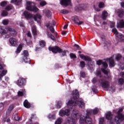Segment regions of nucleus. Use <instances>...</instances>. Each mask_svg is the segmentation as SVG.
I'll use <instances>...</instances> for the list:
<instances>
[{"instance_id":"f257e3e1","label":"nucleus","mask_w":124,"mask_h":124,"mask_svg":"<svg viewBox=\"0 0 124 124\" xmlns=\"http://www.w3.org/2000/svg\"><path fill=\"white\" fill-rule=\"evenodd\" d=\"M73 98L68 102L67 106L69 110L72 109L73 106L78 105L79 108H85V103L82 99H79V92L77 90L73 91Z\"/></svg>"},{"instance_id":"f03ea898","label":"nucleus","mask_w":124,"mask_h":124,"mask_svg":"<svg viewBox=\"0 0 124 124\" xmlns=\"http://www.w3.org/2000/svg\"><path fill=\"white\" fill-rule=\"evenodd\" d=\"M73 117H72V119L73 120H77V119H79L80 118L79 122L80 124H93V123L92 122V118L90 117V116H86L85 117V116L83 115H80V114L78 113V110H73Z\"/></svg>"},{"instance_id":"7ed1b4c3","label":"nucleus","mask_w":124,"mask_h":124,"mask_svg":"<svg viewBox=\"0 0 124 124\" xmlns=\"http://www.w3.org/2000/svg\"><path fill=\"white\" fill-rule=\"evenodd\" d=\"M26 9L29 11H32L35 13L37 12L39 10L37 7H35V3L30 1L27 2Z\"/></svg>"},{"instance_id":"20e7f679","label":"nucleus","mask_w":124,"mask_h":124,"mask_svg":"<svg viewBox=\"0 0 124 124\" xmlns=\"http://www.w3.org/2000/svg\"><path fill=\"white\" fill-rule=\"evenodd\" d=\"M26 79L23 78H20L18 80L16 81V84L18 85L19 87L22 88V87H24L25 85H26Z\"/></svg>"},{"instance_id":"39448f33","label":"nucleus","mask_w":124,"mask_h":124,"mask_svg":"<svg viewBox=\"0 0 124 124\" xmlns=\"http://www.w3.org/2000/svg\"><path fill=\"white\" fill-rule=\"evenodd\" d=\"M48 49L49 51H52L53 53L57 54V53H61L62 49L58 46H55L54 47H49Z\"/></svg>"},{"instance_id":"423d86ee","label":"nucleus","mask_w":124,"mask_h":124,"mask_svg":"<svg viewBox=\"0 0 124 124\" xmlns=\"http://www.w3.org/2000/svg\"><path fill=\"white\" fill-rule=\"evenodd\" d=\"M22 62H28V57H29V52L27 50L23 51L22 53Z\"/></svg>"},{"instance_id":"0eeeda50","label":"nucleus","mask_w":124,"mask_h":124,"mask_svg":"<svg viewBox=\"0 0 124 124\" xmlns=\"http://www.w3.org/2000/svg\"><path fill=\"white\" fill-rule=\"evenodd\" d=\"M70 114V112H69V109H66V110H61L59 112L60 116H61L62 117H63V116H69Z\"/></svg>"},{"instance_id":"6e6552de","label":"nucleus","mask_w":124,"mask_h":124,"mask_svg":"<svg viewBox=\"0 0 124 124\" xmlns=\"http://www.w3.org/2000/svg\"><path fill=\"white\" fill-rule=\"evenodd\" d=\"M71 3V0H60V4L63 6H68Z\"/></svg>"},{"instance_id":"1a4fd4ad","label":"nucleus","mask_w":124,"mask_h":124,"mask_svg":"<svg viewBox=\"0 0 124 124\" xmlns=\"http://www.w3.org/2000/svg\"><path fill=\"white\" fill-rule=\"evenodd\" d=\"M72 19L73 20L74 23H75V24H77V25H80L84 24V22L80 21L79 18H78V16H73L72 17Z\"/></svg>"},{"instance_id":"9d476101","label":"nucleus","mask_w":124,"mask_h":124,"mask_svg":"<svg viewBox=\"0 0 124 124\" xmlns=\"http://www.w3.org/2000/svg\"><path fill=\"white\" fill-rule=\"evenodd\" d=\"M24 16L25 17L26 19L27 20H29V19H31L33 17L32 16V14L30 13L29 12L25 11L23 13Z\"/></svg>"},{"instance_id":"9b49d317","label":"nucleus","mask_w":124,"mask_h":124,"mask_svg":"<svg viewBox=\"0 0 124 124\" xmlns=\"http://www.w3.org/2000/svg\"><path fill=\"white\" fill-rule=\"evenodd\" d=\"M101 70L102 72H103L106 75V78L108 80H111V76L110 75H108V72H109V70L106 69L102 68Z\"/></svg>"},{"instance_id":"f8f14e48","label":"nucleus","mask_w":124,"mask_h":124,"mask_svg":"<svg viewBox=\"0 0 124 124\" xmlns=\"http://www.w3.org/2000/svg\"><path fill=\"white\" fill-rule=\"evenodd\" d=\"M97 64L98 65H100L101 64H103V67L104 68V69H106L107 67H108V64L106 62H102V61L99 60L96 62Z\"/></svg>"},{"instance_id":"ddd939ff","label":"nucleus","mask_w":124,"mask_h":124,"mask_svg":"<svg viewBox=\"0 0 124 124\" xmlns=\"http://www.w3.org/2000/svg\"><path fill=\"white\" fill-rule=\"evenodd\" d=\"M116 12L118 15V17L120 18H123L124 16V10L122 9H120L116 10Z\"/></svg>"},{"instance_id":"4468645a","label":"nucleus","mask_w":124,"mask_h":124,"mask_svg":"<svg viewBox=\"0 0 124 124\" xmlns=\"http://www.w3.org/2000/svg\"><path fill=\"white\" fill-rule=\"evenodd\" d=\"M10 43L12 45V46H16V45L18 44V40L14 38H10Z\"/></svg>"},{"instance_id":"2eb2a0df","label":"nucleus","mask_w":124,"mask_h":124,"mask_svg":"<svg viewBox=\"0 0 124 124\" xmlns=\"http://www.w3.org/2000/svg\"><path fill=\"white\" fill-rule=\"evenodd\" d=\"M102 85V87L104 88V89H108L110 87V82L108 81H105L101 82Z\"/></svg>"},{"instance_id":"dca6fc26","label":"nucleus","mask_w":124,"mask_h":124,"mask_svg":"<svg viewBox=\"0 0 124 124\" xmlns=\"http://www.w3.org/2000/svg\"><path fill=\"white\" fill-rule=\"evenodd\" d=\"M79 56L82 60H84V61H86V62H91V58H90L88 56H85L83 54H79Z\"/></svg>"},{"instance_id":"f3484780","label":"nucleus","mask_w":124,"mask_h":124,"mask_svg":"<svg viewBox=\"0 0 124 124\" xmlns=\"http://www.w3.org/2000/svg\"><path fill=\"white\" fill-rule=\"evenodd\" d=\"M101 17L103 20H106V18L108 17V13L106 10L102 12Z\"/></svg>"},{"instance_id":"a211bd4d","label":"nucleus","mask_w":124,"mask_h":124,"mask_svg":"<svg viewBox=\"0 0 124 124\" xmlns=\"http://www.w3.org/2000/svg\"><path fill=\"white\" fill-rule=\"evenodd\" d=\"M8 31L10 32V33L11 34L12 36H15V35L17 34V32L14 29L8 28Z\"/></svg>"},{"instance_id":"6ab92c4d","label":"nucleus","mask_w":124,"mask_h":124,"mask_svg":"<svg viewBox=\"0 0 124 124\" xmlns=\"http://www.w3.org/2000/svg\"><path fill=\"white\" fill-rule=\"evenodd\" d=\"M117 28H124V19L119 21V23L117 24Z\"/></svg>"},{"instance_id":"aec40b11","label":"nucleus","mask_w":124,"mask_h":124,"mask_svg":"<svg viewBox=\"0 0 124 124\" xmlns=\"http://www.w3.org/2000/svg\"><path fill=\"white\" fill-rule=\"evenodd\" d=\"M108 61H109V66L110 67H114V66H115V65L116 64L115 63V62H114V59H113L112 58H110L108 59Z\"/></svg>"},{"instance_id":"412c9836","label":"nucleus","mask_w":124,"mask_h":124,"mask_svg":"<svg viewBox=\"0 0 124 124\" xmlns=\"http://www.w3.org/2000/svg\"><path fill=\"white\" fill-rule=\"evenodd\" d=\"M113 118V114H112V113L111 112H108L106 114V119L107 120H112Z\"/></svg>"},{"instance_id":"4be33fe9","label":"nucleus","mask_w":124,"mask_h":124,"mask_svg":"<svg viewBox=\"0 0 124 124\" xmlns=\"http://www.w3.org/2000/svg\"><path fill=\"white\" fill-rule=\"evenodd\" d=\"M23 105L25 108H31V103L29 102L28 100H25L23 103Z\"/></svg>"},{"instance_id":"5701e85b","label":"nucleus","mask_w":124,"mask_h":124,"mask_svg":"<svg viewBox=\"0 0 124 124\" xmlns=\"http://www.w3.org/2000/svg\"><path fill=\"white\" fill-rule=\"evenodd\" d=\"M33 18L35 21L38 22V21H37V18L39 19V20H41L42 16L39 14H37L36 15L33 16Z\"/></svg>"},{"instance_id":"b1692460","label":"nucleus","mask_w":124,"mask_h":124,"mask_svg":"<svg viewBox=\"0 0 124 124\" xmlns=\"http://www.w3.org/2000/svg\"><path fill=\"white\" fill-rule=\"evenodd\" d=\"M31 31L33 35H37V30H36V27L35 26H33L32 27Z\"/></svg>"},{"instance_id":"393cba45","label":"nucleus","mask_w":124,"mask_h":124,"mask_svg":"<svg viewBox=\"0 0 124 124\" xmlns=\"http://www.w3.org/2000/svg\"><path fill=\"white\" fill-rule=\"evenodd\" d=\"M56 25V22L54 21H52L51 22H49L46 24L47 28H51V27H54Z\"/></svg>"},{"instance_id":"a878e982","label":"nucleus","mask_w":124,"mask_h":124,"mask_svg":"<svg viewBox=\"0 0 124 124\" xmlns=\"http://www.w3.org/2000/svg\"><path fill=\"white\" fill-rule=\"evenodd\" d=\"M117 37L120 42H124V35L123 34H119Z\"/></svg>"},{"instance_id":"bb28decb","label":"nucleus","mask_w":124,"mask_h":124,"mask_svg":"<svg viewBox=\"0 0 124 124\" xmlns=\"http://www.w3.org/2000/svg\"><path fill=\"white\" fill-rule=\"evenodd\" d=\"M22 1V0H12L11 1V3H15L16 5H19L20 2Z\"/></svg>"},{"instance_id":"cd10ccee","label":"nucleus","mask_w":124,"mask_h":124,"mask_svg":"<svg viewBox=\"0 0 124 124\" xmlns=\"http://www.w3.org/2000/svg\"><path fill=\"white\" fill-rule=\"evenodd\" d=\"M0 33H1V34H5L6 33H7V29H3V28H0Z\"/></svg>"},{"instance_id":"c85d7f7f","label":"nucleus","mask_w":124,"mask_h":124,"mask_svg":"<svg viewBox=\"0 0 124 124\" xmlns=\"http://www.w3.org/2000/svg\"><path fill=\"white\" fill-rule=\"evenodd\" d=\"M118 83L119 85H123L124 84V78H120L118 79Z\"/></svg>"},{"instance_id":"c756f323","label":"nucleus","mask_w":124,"mask_h":124,"mask_svg":"<svg viewBox=\"0 0 124 124\" xmlns=\"http://www.w3.org/2000/svg\"><path fill=\"white\" fill-rule=\"evenodd\" d=\"M5 10H7V11H9L11 10V9H13V6L12 5H9L5 8Z\"/></svg>"},{"instance_id":"7c9ffc66","label":"nucleus","mask_w":124,"mask_h":124,"mask_svg":"<svg viewBox=\"0 0 124 124\" xmlns=\"http://www.w3.org/2000/svg\"><path fill=\"white\" fill-rule=\"evenodd\" d=\"M22 49H23V45H19L17 48V53H20L22 51Z\"/></svg>"},{"instance_id":"2f4dec72","label":"nucleus","mask_w":124,"mask_h":124,"mask_svg":"<svg viewBox=\"0 0 124 124\" xmlns=\"http://www.w3.org/2000/svg\"><path fill=\"white\" fill-rule=\"evenodd\" d=\"M46 15L49 18V17H51V16H52V13L49 10H47L46 12Z\"/></svg>"},{"instance_id":"473e14b6","label":"nucleus","mask_w":124,"mask_h":124,"mask_svg":"<svg viewBox=\"0 0 124 124\" xmlns=\"http://www.w3.org/2000/svg\"><path fill=\"white\" fill-rule=\"evenodd\" d=\"M40 46H41V47H44L45 45H46V42L44 41V40H42L40 41Z\"/></svg>"},{"instance_id":"72a5a7b5","label":"nucleus","mask_w":124,"mask_h":124,"mask_svg":"<svg viewBox=\"0 0 124 124\" xmlns=\"http://www.w3.org/2000/svg\"><path fill=\"white\" fill-rule=\"evenodd\" d=\"M62 119L59 118L56 121L55 124H62Z\"/></svg>"},{"instance_id":"f704fd0d","label":"nucleus","mask_w":124,"mask_h":124,"mask_svg":"<svg viewBox=\"0 0 124 124\" xmlns=\"http://www.w3.org/2000/svg\"><path fill=\"white\" fill-rule=\"evenodd\" d=\"M80 66L82 68H84L86 66V63L84 61H81L80 62Z\"/></svg>"},{"instance_id":"c9c22d12","label":"nucleus","mask_w":124,"mask_h":124,"mask_svg":"<svg viewBox=\"0 0 124 124\" xmlns=\"http://www.w3.org/2000/svg\"><path fill=\"white\" fill-rule=\"evenodd\" d=\"M80 77H82V78H85L86 77V73L84 71H81L80 73Z\"/></svg>"},{"instance_id":"e433bc0d","label":"nucleus","mask_w":124,"mask_h":124,"mask_svg":"<svg viewBox=\"0 0 124 124\" xmlns=\"http://www.w3.org/2000/svg\"><path fill=\"white\" fill-rule=\"evenodd\" d=\"M104 3L102 2H100L99 3L98 6L99 8H103L104 7Z\"/></svg>"},{"instance_id":"4c0bfd02","label":"nucleus","mask_w":124,"mask_h":124,"mask_svg":"<svg viewBox=\"0 0 124 124\" xmlns=\"http://www.w3.org/2000/svg\"><path fill=\"white\" fill-rule=\"evenodd\" d=\"M61 13H62L63 14H67L69 13L68 11H67L65 9L62 10L61 11Z\"/></svg>"},{"instance_id":"58836bf2","label":"nucleus","mask_w":124,"mask_h":124,"mask_svg":"<svg viewBox=\"0 0 124 124\" xmlns=\"http://www.w3.org/2000/svg\"><path fill=\"white\" fill-rule=\"evenodd\" d=\"M96 76H99L100 78H101V72L100 71H97L96 72Z\"/></svg>"},{"instance_id":"ea45409f","label":"nucleus","mask_w":124,"mask_h":124,"mask_svg":"<svg viewBox=\"0 0 124 124\" xmlns=\"http://www.w3.org/2000/svg\"><path fill=\"white\" fill-rule=\"evenodd\" d=\"M9 23V21H8V19H5L2 21V24L4 25H8V23Z\"/></svg>"},{"instance_id":"a19ab883","label":"nucleus","mask_w":124,"mask_h":124,"mask_svg":"<svg viewBox=\"0 0 124 124\" xmlns=\"http://www.w3.org/2000/svg\"><path fill=\"white\" fill-rule=\"evenodd\" d=\"M124 110V108H120L119 109L118 111H117L118 115H123V114L121 113L122 112H123V110Z\"/></svg>"},{"instance_id":"79ce46f5","label":"nucleus","mask_w":124,"mask_h":124,"mask_svg":"<svg viewBox=\"0 0 124 124\" xmlns=\"http://www.w3.org/2000/svg\"><path fill=\"white\" fill-rule=\"evenodd\" d=\"M6 73H7V70H4L2 72V73L0 75H1L2 77H3V76H4L5 74H6Z\"/></svg>"},{"instance_id":"37998d69","label":"nucleus","mask_w":124,"mask_h":124,"mask_svg":"<svg viewBox=\"0 0 124 124\" xmlns=\"http://www.w3.org/2000/svg\"><path fill=\"white\" fill-rule=\"evenodd\" d=\"M48 35L49 36L50 38L55 41L56 39H55V37L52 34H48Z\"/></svg>"},{"instance_id":"c03bdc74","label":"nucleus","mask_w":124,"mask_h":124,"mask_svg":"<svg viewBox=\"0 0 124 124\" xmlns=\"http://www.w3.org/2000/svg\"><path fill=\"white\" fill-rule=\"evenodd\" d=\"M120 59H122V55L121 54H118L116 57V61H120Z\"/></svg>"},{"instance_id":"a18cd8bd","label":"nucleus","mask_w":124,"mask_h":124,"mask_svg":"<svg viewBox=\"0 0 124 124\" xmlns=\"http://www.w3.org/2000/svg\"><path fill=\"white\" fill-rule=\"evenodd\" d=\"M70 57L72 59H76L77 58L76 55L74 54V53H70Z\"/></svg>"},{"instance_id":"49530a36","label":"nucleus","mask_w":124,"mask_h":124,"mask_svg":"<svg viewBox=\"0 0 124 124\" xmlns=\"http://www.w3.org/2000/svg\"><path fill=\"white\" fill-rule=\"evenodd\" d=\"M48 29H49L51 32H52V33H55V29H54L53 27H49Z\"/></svg>"},{"instance_id":"de8ad7c7","label":"nucleus","mask_w":124,"mask_h":124,"mask_svg":"<svg viewBox=\"0 0 124 124\" xmlns=\"http://www.w3.org/2000/svg\"><path fill=\"white\" fill-rule=\"evenodd\" d=\"M1 14L2 16H7L8 13L6 11H3Z\"/></svg>"},{"instance_id":"09e8293b","label":"nucleus","mask_w":124,"mask_h":124,"mask_svg":"<svg viewBox=\"0 0 124 124\" xmlns=\"http://www.w3.org/2000/svg\"><path fill=\"white\" fill-rule=\"evenodd\" d=\"M18 96H23L24 95V92L22 91H19L17 93Z\"/></svg>"},{"instance_id":"8fccbe9b","label":"nucleus","mask_w":124,"mask_h":124,"mask_svg":"<svg viewBox=\"0 0 124 124\" xmlns=\"http://www.w3.org/2000/svg\"><path fill=\"white\" fill-rule=\"evenodd\" d=\"M7 4V2L6 1H3L0 3L1 6H5Z\"/></svg>"},{"instance_id":"3c124183","label":"nucleus","mask_w":124,"mask_h":124,"mask_svg":"<svg viewBox=\"0 0 124 124\" xmlns=\"http://www.w3.org/2000/svg\"><path fill=\"white\" fill-rule=\"evenodd\" d=\"M104 124V118H102L100 119L99 124Z\"/></svg>"},{"instance_id":"603ef678","label":"nucleus","mask_w":124,"mask_h":124,"mask_svg":"<svg viewBox=\"0 0 124 124\" xmlns=\"http://www.w3.org/2000/svg\"><path fill=\"white\" fill-rule=\"evenodd\" d=\"M32 119H36V116H35V114H32L31 118L29 120L30 122H31V120Z\"/></svg>"},{"instance_id":"864d4df0","label":"nucleus","mask_w":124,"mask_h":124,"mask_svg":"<svg viewBox=\"0 0 124 124\" xmlns=\"http://www.w3.org/2000/svg\"><path fill=\"white\" fill-rule=\"evenodd\" d=\"M40 5H41V6H44L45 5H46V4H47V3L46 2V1H42L40 3Z\"/></svg>"},{"instance_id":"5fc2aeb1","label":"nucleus","mask_w":124,"mask_h":124,"mask_svg":"<svg viewBox=\"0 0 124 124\" xmlns=\"http://www.w3.org/2000/svg\"><path fill=\"white\" fill-rule=\"evenodd\" d=\"M112 31L114 32V34H118L119 32H118V31L117 30V29L114 28L112 29Z\"/></svg>"},{"instance_id":"6e6d98bb","label":"nucleus","mask_w":124,"mask_h":124,"mask_svg":"<svg viewBox=\"0 0 124 124\" xmlns=\"http://www.w3.org/2000/svg\"><path fill=\"white\" fill-rule=\"evenodd\" d=\"M13 108H14V106H13V105H11L9 106V108H8V111H12V110H13Z\"/></svg>"},{"instance_id":"4d7b16f0","label":"nucleus","mask_w":124,"mask_h":124,"mask_svg":"<svg viewBox=\"0 0 124 124\" xmlns=\"http://www.w3.org/2000/svg\"><path fill=\"white\" fill-rule=\"evenodd\" d=\"M98 113V109L95 108L93 110V113L94 115H96Z\"/></svg>"},{"instance_id":"13d9d810","label":"nucleus","mask_w":124,"mask_h":124,"mask_svg":"<svg viewBox=\"0 0 124 124\" xmlns=\"http://www.w3.org/2000/svg\"><path fill=\"white\" fill-rule=\"evenodd\" d=\"M60 53H62V56H65V55H66V51L65 50H62V49L61 51L60 52Z\"/></svg>"},{"instance_id":"bf43d9fd","label":"nucleus","mask_w":124,"mask_h":124,"mask_svg":"<svg viewBox=\"0 0 124 124\" xmlns=\"http://www.w3.org/2000/svg\"><path fill=\"white\" fill-rule=\"evenodd\" d=\"M96 82H97V78H94L92 80V83H93V84H95Z\"/></svg>"},{"instance_id":"052dcab7","label":"nucleus","mask_w":124,"mask_h":124,"mask_svg":"<svg viewBox=\"0 0 124 124\" xmlns=\"http://www.w3.org/2000/svg\"><path fill=\"white\" fill-rule=\"evenodd\" d=\"M14 119H15V121H19L20 120V119H19V116H18V115H17V114H16L15 116Z\"/></svg>"},{"instance_id":"680f3d73","label":"nucleus","mask_w":124,"mask_h":124,"mask_svg":"<svg viewBox=\"0 0 124 124\" xmlns=\"http://www.w3.org/2000/svg\"><path fill=\"white\" fill-rule=\"evenodd\" d=\"M27 35L28 36V37H31V31H28Z\"/></svg>"},{"instance_id":"e2e57ef3","label":"nucleus","mask_w":124,"mask_h":124,"mask_svg":"<svg viewBox=\"0 0 124 124\" xmlns=\"http://www.w3.org/2000/svg\"><path fill=\"white\" fill-rule=\"evenodd\" d=\"M94 9L95 11H97V12H99V11H100V9L98 8H95V6H94Z\"/></svg>"},{"instance_id":"0e129e2a","label":"nucleus","mask_w":124,"mask_h":124,"mask_svg":"<svg viewBox=\"0 0 124 124\" xmlns=\"http://www.w3.org/2000/svg\"><path fill=\"white\" fill-rule=\"evenodd\" d=\"M120 75L123 78H124V72H121L120 74Z\"/></svg>"},{"instance_id":"69168bd1","label":"nucleus","mask_w":124,"mask_h":124,"mask_svg":"<svg viewBox=\"0 0 124 124\" xmlns=\"http://www.w3.org/2000/svg\"><path fill=\"white\" fill-rule=\"evenodd\" d=\"M115 27V22H111L110 23V28H114Z\"/></svg>"},{"instance_id":"338daca9","label":"nucleus","mask_w":124,"mask_h":124,"mask_svg":"<svg viewBox=\"0 0 124 124\" xmlns=\"http://www.w3.org/2000/svg\"><path fill=\"white\" fill-rule=\"evenodd\" d=\"M68 27V24H66V25H65L63 27L64 30H66Z\"/></svg>"},{"instance_id":"774afa93","label":"nucleus","mask_w":124,"mask_h":124,"mask_svg":"<svg viewBox=\"0 0 124 124\" xmlns=\"http://www.w3.org/2000/svg\"><path fill=\"white\" fill-rule=\"evenodd\" d=\"M93 113V111L92 110H88L87 111V114L88 115H91Z\"/></svg>"}]
</instances>
